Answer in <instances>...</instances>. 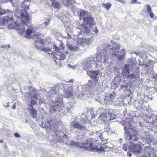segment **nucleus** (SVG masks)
Wrapping results in <instances>:
<instances>
[{
	"instance_id": "nucleus-1",
	"label": "nucleus",
	"mask_w": 157,
	"mask_h": 157,
	"mask_svg": "<svg viewBox=\"0 0 157 157\" xmlns=\"http://www.w3.org/2000/svg\"><path fill=\"white\" fill-rule=\"evenodd\" d=\"M29 1L28 0H24L21 4V7H20V10L21 11V17L25 20L26 23L25 24L21 20V23L20 25L16 22L13 23V18L12 17V15L7 16L6 18H0V26L7 25L11 29H16L17 30L18 32L21 34L24 32L25 28V26L26 25L28 28L26 33V35L25 37L28 39L30 38V36H38V34L37 33H35L34 35L33 33V30L31 27V25L30 24L31 22V17L29 16V14L26 10L29 9ZM18 19L20 18L19 17H17Z\"/></svg>"
},
{
	"instance_id": "nucleus-2",
	"label": "nucleus",
	"mask_w": 157,
	"mask_h": 157,
	"mask_svg": "<svg viewBox=\"0 0 157 157\" xmlns=\"http://www.w3.org/2000/svg\"><path fill=\"white\" fill-rule=\"evenodd\" d=\"M110 45H108L107 48L103 49L96 57H94L92 56L87 58L83 62L82 66L84 70L91 69L95 67H98L101 65V63H105L108 61L107 49L110 48Z\"/></svg>"
},
{
	"instance_id": "nucleus-3",
	"label": "nucleus",
	"mask_w": 157,
	"mask_h": 157,
	"mask_svg": "<svg viewBox=\"0 0 157 157\" xmlns=\"http://www.w3.org/2000/svg\"><path fill=\"white\" fill-rule=\"evenodd\" d=\"M80 20H83V23L80 26L81 32L90 35L92 33V30L98 33V29L95 25L93 18L90 16V14L86 10L81 11L79 16Z\"/></svg>"
},
{
	"instance_id": "nucleus-4",
	"label": "nucleus",
	"mask_w": 157,
	"mask_h": 157,
	"mask_svg": "<svg viewBox=\"0 0 157 157\" xmlns=\"http://www.w3.org/2000/svg\"><path fill=\"white\" fill-rule=\"evenodd\" d=\"M63 46V44L61 43L58 48L53 44V45L52 44L51 47H50L48 54L54 52L55 51L58 52L53 55L54 59L56 64L61 65V61L63 60L66 58V55L68 53L67 51L64 48Z\"/></svg>"
},
{
	"instance_id": "nucleus-5",
	"label": "nucleus",
	"mask_w": 157,
	"mask_h": 157,
	"mask_svg": "<svg viewBox=\"0 0 157 157\" xmlns=\"http://www.w3.org/2000/svg\"><path fill=\"white\" fill-rule=\"evenodd\" d=\"M87 119L86 118L80 119L75 117L70 124L71 128L72 130L77 132H78L79 130L88 131V129L86 123Z\"/></svg>"
},
{
	"instance_id": "nucleus-6",
	"label": "nucleus",
	"mask_w": 157,
	"mask_h": 157,
	"mask_svg": "<svg viewBox=\"0 0 157 157\" xmlns=\"http://www.w3.org/2000/svg\"><path fill=\"white\" fill-rule=\"evenodd\" d=\"M62 96L59 95V98H56L55 102L50 106V112L52 113L56 112L60 115L65 114L66 109L63 105Z\"/></svg>"
},
{
	"instance_id": "nucleus-7",
	"label": "nucleus",
	"mask_w": 157,
	"mask_h": 157,
	"mask_svg": "<svg viewBox=\"0 0 157 157\" xmlns=\"http://www.w3.org/2000/svg\"><path fill=\"white\" fill-rule=\"evenodd\" d=\"M128 128L125 127L124 130L125 131L124 135L125 138L127 141H135L139 139V136L138 131L133 130L132 131V133H131L130 132L128 131Z\"/></svg>"
},
{
	"instance_id": "nucleus-8",
	"label": "nucleus",
	"mask_w": 157,
	"mask_h": 157,
	"mask_svg": "<svg viewBox=\"0 0 157 157\" xmlns=\"http://www.w3.org/2000/svg\"><path fill=\"white\" fill-rule=\"evenodd\" d=\"M34 45L36 48L38 50L48 52L50 51V47L52 46V43H48V47L44 43L43 39H39L35 41Z\"/></svg>"
},
{
	"instance_id": "nucleus-9",
	"label": "nucleus",
	"mask_w": 157,
	"mask_h": 157,
	"mask_svg": "<svg viewBox=\"0 0 157 157\" xmlns=\"http://www.w3.org/2000/svg\"><path fill=\"white\" fill-rule=\"evenodd\" d=\"M103 113L100 115L98 119L101 123H104L108 120H112L116 119L115 116L114 114L110 113L108 110L103 109Z\"/></svg>"
},
{
	"instance_id": "nucleus-10",
	"label": "nucleus",
	"mask_w": 157,
	"mask_h": 157,
	"mask_svg": "<svg viewBox=\"0 0 157 157\" xmlns=\"http://www.w3.org/2000/svg\"><path fill=\"white\" fill-rule=\"evenodd\" d=\"M120 45L116 48H112L109 50V53L113 55H116L119 60L124 59L125 55V51L123 49L121 50L119 48Z\"/></svg>"
},
{
	"instance_id": "nucleus-11",
	"label": "nucleus",
	"mask_w": 157,
	"mask_h": 157,
	"mask_svg": "<svg viewBox=\"0 0 157 157\" xmlns=\"http://www.w3.org/2000/svg\"><path fill=\"white\" fill-rule=\"evenodd\" d=\"M130 70L129 68V66L126 64L124 65L122 70L121 75L124 78H132V79H136L135 75L132 73L130 74Z\"/></svg>"
},
{
	"instance_id": "nucleus-12",
	"label": "nucleus",
	"mask_w": 157,
	"mask_h": 157,
	"mask_svg": "<svg viewBox=\"0 0 157 157\" xmlns=\"http://www.w3.org/2000/svg\"><path fill=\"white\" fill-rule=\"evenodd\" d=\"M87 74L90 77L94 79V82L96 84L98 81L99 77V73L98 71H87Z\"/></svg>"
},
{
	"instance_id": "nucleus-13",
	"label": "nucleus",
	"mask_w": 157,
	"mask_h": 157,
	"mask_svg": "<svg viewBox=\"0 0 157 157\" xmlns=\"http://www.w3.org/2000/svg\"><path fill=\"white\" fill-rule=\"evenodd\" d=\"M154 151L152 147L150 146L146 147L144 149V155L143 157H151Z\"/></svg>"
},
{
	"instance_id": "nucleus-14",
	"label": "nucleus",
	"mask_w": 157,
	"mask_h": 157,
	"mask_svg": "<svg viewBox=\"0 0 157 157\" xmlns=\"http://www.w3.org/2000/svg\"><path fill=\"white\" fill-rule=\"evenodd\" d=\"M66 87V85L62 82L55 84L54 86L53 89L55 94L56 95L57 94V91H60V90H62L63 88H65Z\"/></svg>"
},
{
	"instance_id": "nucleus-15",
	"label": "nucleus",
	"mask_w": 157,
	"mask_h": 157,
	"mask_svg": "<svg viewBox=\"0 0 157 157\" xmlns=\"http://www.w3.org/2000/svg\"><path fill=\"white\" fill-rule=\"evenodd\" d=\"M66 46L68 49L71 51H75L78 49V47L77 45L71 44L69 43V41L67 40Z\"/></svg>"
},
{
	"instance_id": "nucleus-16",
	"label": "nucleus",
	"mask_w": 157,
	"mask_h": 157,
	"mask_svg": "<svg viewBox=\"0 0 157 157\" xmlns=\"http://www.w3.org/2000/svg\"><path fill=\"white\" fill-rule=\"evenodd\" d=\"M31 117L33 118H36V110L34 109L33 106H31L28 108Z\"/></svg>"
},
{
	"instance_id": "nucleus-17",
	"label": "nucleus",
	"mask_w": 157,
	"mask_h": 157,
	"mask_svg": "<svg viewBox=\"0 0 157 157\" xmlns=\"http://www.w3.org/2000/svg\"><path fill=\"white\" fill-rule=\"evenodd\" d=\"M92 144L89 141H86L82 144V145L79 146L80 147L83 148L86 150H90L92 148Z\"/></svg>"
},
{
	"instance_id": "nucleus-18",
	"label": "nucleus",
	"mask_w": 157,
	"mask_h": 157,
	"mask_svg": "<svg viewBox=\"0 0 157 157\" xmlns=\"http://www.w3.org/2000/svg\"><path fill=\"white\" fill-rule=\"evenodd\" d=\"M134 148L133 149V152L136 153L140 154L142 152L141 147L139 144H135L133 145Z\"/></svg>"
},
{
	"instance_id": "nucleus-19",
	"label": "nucleus",
	"mask_w": 157,
	"mask_h": 157,
	"mask_svg": "<svg viewBox=\"0 0 157 157\" xmlns=\"http://www.w3.org/2000/svg\"><path fill=\"white\" fill-rule=\"evenodd\" d=\"M7 13L6 16H9L10 17V15H12V17H13V12L12 11H9L7 10H5V9H0V15H2Z\"/></svg>"
},
{
	"instance_id": "nucleus-20",
	"label": "nucleus",
	"mask_w": 157,
	"mask_h": 157,
	"mask_svg": "<svg viewBox=\"0 0 157 157\" xmlns=\"http://www.w3.org/2000/svg\"><path fill=\"white\" fill-rule=\"evenodd\" d=\"M147 7V11L149 14L150 17L152 19L154 17V13L151 12V9L149 5H147L146 6Z\"/></svg>"
},
{
	"instance_id": "nucleus-21",
	"label": "nucleus",
	"mask_w": 157,
	"mask_h": 157,
	"mask_svg": "<svg viewBox=\"0 0 157 157\" xmlns=\"http://www.w3.org/2000/svg\"><path fill=\"white\" fill-rule=\"evenodd\" d=\"M75 2V0H63V4L65 6H69Z\"/></svg>"
},
{
	"instance_id": "nucleus-22",
	"label": "nucleus",
	"mask_w": 157,
	"mask_h": 157,
	"mask_svg": "<svg viewBox=\"0 0 157 157\" xmlns=\"http://www.w3.org/2000/svg\"><path fill=\"white\" fill-rule=\"evenodd\" d=\"M86 40L85 39H84L83 37L82 38H79L76 42V44L77 46L79 47V46H81L84 44V41Z\"/></svg>"
},
{
	"instance_id": "nucleus-23",
	"label": "nucleus",
	"mask_w": 157,
	"mask_h": 157,
	"mask_svg": "<svg viewBox=\"0 0 157 157\" xmlns=\"http://www.w3.org/2000/svg\"><path fill=\"white\" fill-rule=\"evenodd\" d=\"M52 4V6L55 8H59L60 6V4L59 2H56V0H52L51 1Z\"/></svg>"
},
{
	"instance_id": "nucleus-24",
	"label": "nucleus",
	"mask_w": 157,
	"mask_h": 157,
	"mask_svg": "<svg viewBox=\"0 0 157 157\" xmlns=\"http://www.w3.org/2000/svg\"><path fill=\"white\" fill-rule=\"evenodd\" d=\"M33 98H34L36 100H39L40 101V103H39L42 104L43 103H44L45 102V101L43 100V98H41V99H39V98H38V94H35L33 97Z\"/></svg>"
},
{
	"instance_id": "nucleus-25",
	"label": "nucleus",
	"mask_w": 157,
	"mask_h": 157,
	"mask_svg": "<svg viewBox=\"0 0 157 157\" xmlns=\"http://www.w3.org/2000/svg\"><path fill=\"white\" fill-rule=\"evenodd\" d=\"M75 88H77L78 90L79 89V87L77 86H69L68 88V90L70 91H72V93H73V92L74 91V90Z\"/></svg>"
},
{
	"instance_id": "nucleus-26",
	"label": "nucleus",
	"mask_w": 157,
	"mask_h": 157,
	"mask_svg": "<svg viewBox=\"0 0 157 157\" xmlns=\"http://www.w3.org/2000/svg\"><path fill=\"white\" fill-rule=\"evenodd\" d=\"M102 5L103 7L108 10L109 9L111 6V4L109 3H102Z\"/></svg>"
},
{
	"instance_id": "nucleus-27",
	"label": "nucleus",
	"mask_w": 157,
	"mask_h": 157,
	"mask_svg": "<svg viewBox=\"0 0 157 157\" xmlns=\"http://www.w3.org/2000/svg\"><path fill=\"white\" fill-rule=\"evenodd\" d=\"M64 94L66 95V97H71L73 94L72 93V91H70L68 90L65 92Z\"/></svg>"
},
{
	"instance_id": "nucleus-28",
	"label": "nucleus",
	"mask_w": 157,
	"mask_h": 157,
	"mask_svg": "<svg viewBox=\"0 0 157 157\" xmlns=\"http://www.w3.org/2000/svg\"><path fill=\"white\" fill-rule=\"evenodd\" d=\"M84 39H85L86 40L84 41V44L86 43V44H88L91 41V39L88 38L83 37Z\"/></svg>"
},
{
	"instance_id": "nucleus-29",
	"label": "nucleus",
	"mask_w": 157,
	"mask_h": 157,
	"mask_svg": "<svg viewBox=\"0 0 157 157\" xmlns=\"http://www.w3.org/2000/svg\"><path fill=\"white\" fill-rule=\"evenodd\" d=\"M50 23V21L49 20L47 19L46 20V21L44 22L43 24L42 25H44V27H45L48 24H49Z\"/></svg>"
},
{
	"instance_id": "nucleus-30",
	"label": "nucleus",
	"mask_w": 157,
	"mask_h": 157,
	"mask_svg": "<svg viewBox=\"0 0 157 157\" xmlns=\"http://www.w3.org/2000/svg\"><path fill=\"white\" fill-rule=\"evenodd\" d=\"M37 102L35 101V100L32 99L31 100V102L30 103H29L28 104V105H29L30 106H32V105H34L36 104Z\"/></svg>"
},
{
	"instance_id": "nucleus-31",
	"label": "nucleus",
	"mask_w": 157,
	"mask_h": 157,
	"mask_svg": "<svg viewBox=\"0 0 157 157\" xmlns=\"http://www.w3.org/2000/svg\"><path fill=\"white\" fill-rule=\"evenodd\" d=\"M70 144L71 145L75 146H77L79 147L78 143L75 142L74 141H72L71 142Z\"/></svg>"
},
{
	"instance_id": "nucleus-32",
	"label": "nucleus",
	"mask_w": 157,
	"mask_h": 157,
	"mask_svg": "<svg viewBox=\"0 0 157 157\" xmlns=\"http://www.w3.org/2000/svg\"><path fill=\"white\" fill-rule=\"evenodd\" d=\"M147 143L149 145L153 144V143L151 139H148L147 141Z\"/></svg>"
},
{
	"instance_id": "nucleus-33",
	"label": "nucleus",
	"mask_w": 157,
	"mask_h": 157,
	"mask_svg": "<svg viewBox=\"0 0 157 157\" xmlns=\"http://www.w3.org/2000/svg\"><path fill=\"white\" fill-rule=\"evenodd\" d=\"M31 96V93L30 92H26L25 94V98H27V97L29 98Z\"/></svg>"
},
{
	"instance_id": "nucleus-34",
	"label": "nucleus",
	"mask_w": 157,
	"mask_h": 157,
	"mask_svg": "<svg viewBox=\"0 0 157 157\" xmlns=\"http://www.w3.org/2000/svg\"><path fill=\"white\" fill-rule=\"evenodd\" d=\"M0 48H10V46L9 45H3L1 47H0Z\"/></svg>"
},
{
	"instance_id": "nucleus-35",
	"label": "nucleus",
	"mask_w": 157,
	"mask_h": 157,
	"mask_svg": "<svg viewBox=\"0 0 157 157\" xmlns=\"http://www.w3.org/2000/svg\"><path fill=\"white\" fill-rule=\"evenodd\" d=\"M15 136L17 138H19L21 137V136L17 133H14Z\"/></svg>"
},
{
	"instance_id": "nucleus-36",
	"label": "nucleus",
	"mask_w": 157,
	"mask_h": 157,
	"mask_svg": "<svg viewBox=\"0 0 157 157\" xmlns=\"http://www.w3.org/2000/svg\"><path fill=\"white\" fill-rule=\"evenodd\" d=\"M117 1H118L123 4H125L126 3V1L124 0H117Z\"/></svg>"
},
{
	"instance_id": "nucleus-37",
	"label": "nucleus",
	"mask_w": 157,
	"mask_h": 157,
	"mask_svg": "<svg viewBox=\"0 0 157 157\" xmlns=\"http://www.w3.org/2000/svg\"><path fill=\"white\" fill-rule=\"evenodd\" d=\"M67 37L68 39H71V36L68 33H67Z\"/></svg>"
},
{
	"instance_id": "nucleus-38",
	"label": "nucleus",
	"mask_w": 157,
	"mask_h": 157,
	"mask_svg": "<svg viewBox=\"0 0 157 157\" xmlns=\"http://www.w3.org/2000/svg\"><path fill=\"white\" fill-rule=\"evenodd\" d=\"M136 0H132L130 2L131 3H136Z\"/></svg>"
},
{
	"instance_id": "nucleus-39",
	"label": "nucleus",
	"mask_w": 157,
	"mask_h": 157,
	"mask_svg": "<svg viewBox=\"0 0 157 157\" xmlns=\"http://www.w3.org/2000/svg\"><path fill=\"white\" fill-rule=\"evenodd\" d=\"M74 82V79H71L69 80V81H68V82Z\"/></svg>"
},
{
	"instance_id": "nucleus-40",
	"label": "nucleus",
	"mask_w": 157,
	"mask_h": 157,
	"mask_svg": "<svg viewBox=\"0 0 157 157\" xmlns=\"http://www.w3.org/2000/svg\"><path fill=\"white\" fill-rule=\"evenodd\" d=\"M153 116V117L157 121V116L154 115Z\"/></svg>"
},
{
	"instance_id": "nucleus-41",
	"label": "nucleus",
	"mask_w": 157,
	"mask_h": 157,
	"mask_svg": "<svg viewBox=\"0 0 157 157\" xmlns=\"http://www.w3.org/2000/svg\"><path fill=\"white\" fill-rule=\"evenodd\" d=\"M134 53L136 54L137 55H140V52H134Z\"/></svg>"
},
{
	"instance_id": "nucleus-42",
	"label": "nucleus",
	"mask_w": 157,
	"mask_h": 157,
	"mask_svg": "<svg viewBox=\"0 0 157 157\" xmlns=\"http://www.w3.org/2000/svg\"><path fill=\"white\" fill-rule=\"evenodd\" d=\"M127 154L130 157H131L132 155V154L128 152Z\"/></svg>"
},
{
	"instance_id": "nucleus-43",
	"label": "nucleus",
	"mask_w": 157,
	"mask_h": 157,
	"mask_svg": "<svg viewBox=\"0 0 157 157\" xmlns=\"http://www.w3.org/2000/svg\"><path fill=\"white\" fill-rule=\"evenodd\" d=\"M12 108L13 109H15L16 108V107L15 106V104L13 105L12 106Z\"/></svg>"
},
{
	"instance_id": "nucleus-44",
	"label": "nucleus",
	"mask_w": 157,
	"mask_h": 157,
	"mask_svg": "<svg viewBox=\"0 0 157 157\" xmlns=\"http://www.w3.org/2000/svg\"><path fill=\"white\" fill-rule=\"evenodd\" d=\"M109 130V128H106V130H105V131L106 132H108Z\"/></svg>"
},
{
	"instance_id": "nucleus-45",
	"label": "nucleus",
	"mask_w": 157,
	"mask_h": 157,
	"mask_svg": "<svg viewBox=\"0 0 157 157\" xmlns=\"http://www.w3.org/2000/svg\"><path fill=\"white\" fill-rule=\"evenodd\" d=\"M9 106H10V105H9V103H8L7 104V105H6V108H7V107H9Z\"/></svg>"
},
{
	"instance_id": "nucleus-46",
	"label": "nucleus",
	"mask_w": 157,
	"mask_h": 157,
	"mask_svg": "<svg viewBox=\"0 0 157 157\" xmlns=\"http://www.w3.org/2000/svg\"><path fill=\"white\" fill-rule=\"evenodd\" d=\"M113 94H110V98H112V97H113Z\"/></svg>"
},
{
	"instance_id": "nucleus-47",
	"label": "nucleus",
	"mask_w": 157,
	"mask_h": 157,
	"mask_svg": "<svg viewBox=\"0 0 157 157\" xmlns=\"http://www.w3.org/2000/svg\"><path fill=\"white\" fill-rule=\"evenodd\" d=\"M145 67H148V65H145Z\"/></svg>"
},
{
	"instance_id": "nucleus-48",
	"label": "nucleus",
	"mask_w": 157,
	"mask_h": 157,
	"mask_svg": "<svg viewBox=\"0 0 157 157\" xmlns=\"http://www.w3.org/2000/svg\"><path fill=\"white\" fill-rule=\"evenodd\" d=\"M66 136H67V135L66 134H64V136H63V138H65V137L66 138Z\"/></svg>"
},
{
	"instance_id": "nucleus-49",
	"label": "nucleus",
	"mask_w": 157,
	"mask_h": 157,
	"mask_svg": "<svg viewBox=\"0 0 157 157\" xmlns=\"http://www.w3.org/2000/svg\"><path fill=\"white\" fill-rule=\"evenodd\" d=\"M3 142V141L2 140H0V143H1Z\"/></svg>"
},
{
	"instance_id": "nucleus-50",
	"label": "nucleus",
	"mask_w": 157,
	"mask_h": 157,
	"mask_svg": "<svg viewBox=\"0 0 157 157\" xmlns=\"http://www.w3.org/2000/svg\"><path fill=\"white\" fill-rule=\"evenodd\" d=\"M99 137L101 139V137H102V135L101 136L100 135L99 136Z\"/></svg>"
},
{
	"instance_id": "nucleus-51",
	"label": "nucleus",
	"mask_w": 157,
	"mask_h": 157,
	"mask_svg": "<svg viewBox=\"0 0 157 157\" xmlns=\"http://www.w3.org/2000/svg\"><path fill=\"white\" fill-rule=\"evenodd\" d=\"M70 66V64H68L67 65V66L68 67H69V66Z\"/></svg>"
},
{
	"instance_id": "nucleus-52",
	"label": "nucleus",
	"mask_w": 157,
	"mask_h": 157,
	"mask_svg": "<svg viewBox=\"0 0 157 157\" xmlns=\"http://www.w3.org/2000/svg\"><path fill=\"white\" fill-rule=\"evenodd\" d=\"M124 150H125V151H127V149H126V148H125V149H124Z\"/></svg>"
},
{
	"instance_id": "nucleus-53",
	"label": "nucleus",
	"mask_w": 157,
	"mask_h": 157,
	"mask_svg": "<svg viewBox=\"0 0 157 157\" xmlns=\"http://www.w3.org/2000/svg\"><path fill=\"white\" fill-rule=\"evenodd\" d=\"M156 79H157V75H156Z\"/></svg>"
},
{
	"instance_id": "nucleus-54",
	"label": "nucleus",
	"mask_w": 157,
	"mask_h": 157,
	"mask_svg": "<svg viewBox=\"0 0 157 157\" xmlns=\"http://www.w3.org/2000/svg\"><path fill=\"white\" fill-rule=\"evenodd\" d=\"M99 132H100V131H98V132H96V133H98Z\"/></svg>"
},
{
	"instance_id": "nucleus-55",
	"label": "nucleus",
	"mask_w": 157,
	"mask_h": 157,
	"mask_svg": "<svg viewBox=\"0 0 157 157\" xmlns=\"http://www.w3.org/2000/svg\"><path fill=\"white\" fill-rule=\"evenodd\" d=\"M83 115H84V114H82V116H83Z\"/></svg>"
},
{
	"instance_id": "nucleus-56",
	"label": "nucleus",
	"mask_w": 157,
	"mask_h": 157,
	"mask_svg": "<svg viewBox=\"0 0 157 157\" xmlns=\"http://www.w3.org/2000/svg\"><path fill=\"white\" fill-rule=\"evenodd\" d=\"M48 124L49 125H50V123H48Z\"/></svg>"
},
{
	"instance_id": "nucleus-57",
	"label": "nucleus",
	"mask_w": 157,
	"mask_h": 157,
	"mask_svg": "<svg viewBox=\"0 0 157 157\" xmlns=\"http://www.w3.org/2000/svg\"><path fill=\"white\" fill-rule=\"evenodd\" d=\"M25 122H27H27H27V120H25Z\"/></svg>"
},
{
	"instance_id": "nucleus-58",
	"label": "nucleus",
	"mask_w": 157,
	"mask_h": 157,
	"mask_svg": "<svg viewBox=\"0 0 157 157\" xmlns=\"http://www.w3.org/2000/svg\"><path fill=\"white\" fill-rule=\"evenodd\" d=\"M3 106H5V105H3Z\"/></svg>"
},
{
	"instance_id": "nucleus-59",
	"label": "nucleus",
	"mask_w": 157,
	"mask_h": 157,
	"mask_svg": "<svg viewBox=\"0 0 157 157\" xmlns=\"http://www.w3.org/2000/svg\"><path fill=\"white\" fill-rule=\"evenodd\" d=\"M125 145H125H123V146H124V145Z\"/></svg>"
},
{
	"instance_id": "nucleus-60",
	"label": "nucleus",
	"mask_w": 157,
	"mask_h": 157,
	"mask_svg": "<svg viewBox=\"0 0 157 157\" xmlns=\"http://www.w3.org/2000/svg\"><path fill=\"white\" fill-rule=\"evenodd\" d=\"M52 0H50V1H52Z\"/></svg>"
}]
</instances>
